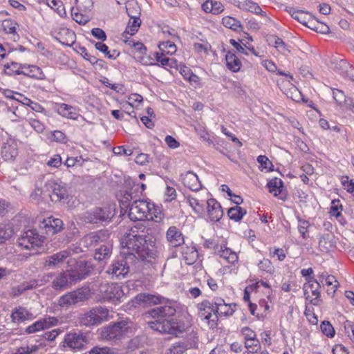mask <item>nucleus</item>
I'll return each instance as SVG.
<instances>
[{
  "mask_svg": "<svg viewBox=\"0 0 354 354\" xmlns=\"http://www.w3.org/2000/svg\"><path fill=\"white\" fill-rule=\"evenodd\" d=\"M106 239V234L102 231H97L85 235L80 240V245L86 248L94 247Z\"/></svg>",
  "mask_w": 354,
  "mask_h": 354,
  "instance_id": "19",
  "label": "nucleus"
},
{
  "mask_svg": "<svg viewBox=\"0 0 354 354\" xmlns=\"http://www.w3.org/2000/svg\"><path fill=\"white\" fill-rule=\"evenodd\" d=\"M187 350V346L183 342H178L171 346L167 354H183Z\"/></svg>",
  "mask_w": 354,
  "mask_h": 354,
  "instance_id": "57",
  "label": "nucleus"
},
{
  "mask_svg": "<svg viewBox=\"0 0 354 354\" xmlns=\"http://www.w3.org/2000/svg\"><path fill=\"white\" fill-rule=\"evenodd\" d=\"M57 113L63 117L73 120H77L80 116L75 107L64 103L58 105Z\"/></svg>",
  "mask_w": 354,
  "mask_h": 354,
  "instance_id": "29",
  "label": "nucleus"
},
{
  "mask_svg": "<svg viewBox=\"0 0 354 354\" xmlns=\"http://www.w3.org/2000/svg\"><path fill=\"white\" fill-rule=\"evenodd\" d=\"M44 240L45 237L39 235L36 230H28L21 235L18 240V243L22 248L30 250L41 247Z\"/></svg>",
  "mask_w": 354,
  "mask_h": 354,
  "instance_id": "10",
  "label": "nucleus"
},
{
  "mask_svg": "<svg viewBox=\"0 0 354 354\" xmlns=\"http://www.w3.org/2000/svg\"><path fill=\"white\" fill-rule=\"evenodd\" d=\"M154 55L158 63L152 64L153 65L162 66L167 70L169 68H178V62L176 59L167 57L164 53H155Z\"/></svg>",
  "mask_w": 354,
  "mask_h": 354,
  "instance_id": "26",
  "label": "nucleus"
},
{
  "mask_svg": "<svg viewBox=\"0 0 354 354\" xmlns=\"http://www.w3.org/2000/svg\"><path fill=\"white\" fill-rule=\"evenodd\" d=\"M109 310L103 306L92 308L88 311L80 315L79 320L82 326L91 327L100 324L108 319Z\"/></svg>",
  "mask_w": 354,
  "mask_h": 354,
  "instance_id": "6",
  "label": "nucleus"
},
{
  "mask_svg": "<svg viewBox=\"0 0 354 354\" xmlns=\"http://www.w3.org/2000/svg\"><path fill=\"white\" fill-rule=\"evenodd\" d=\"M207 212L210 221L216 223L223 216V211L221 204L214 198L207 200Z\"/></svg>",
  "mask_w": 354,
  "mask_h": 354,
  "instance_id": "17",
  "label": "nucleus"
},
{
  "mask_svg": "<svg viewBox=\"0 0 354 354\" xmlns=\"http://www.w3.org/2000/svg\"><path fill=\"white\" fill-rule=\"evenodd\" d=\"M87 342V337L82 332H71L65 335L59 347L63 351L69 349L77 352L83 350Z\"/></svg>",
  "mask_w": 354,
  "mask_h": 354,
  "instance_id": "7",
  "label": "nucleus"
},
{
  "mask_svg": "<svg viewBox=\"0 0 354 354\" xmlns=\"http://www.w3.org/2000/svg\"><path fill=\"white\" fill-rule=\"evenodd\" d=\"M182 254L185 263L192 265L198 258V251L194 247L182 246Z\"/></svg>",
  "mask_w": 354,
  "mask_h": 354,
  "instance_id": "33",
  "label": "nucleus"
},
{
  "mask_svg": "<svg viewBox=\"0 0 354 354\" xmlns=\"http://www.w3.org/2000/svg\"><path fill=\"white\" fill-rule=\"evenodd\" d=\"M42 227L46 230L47 234H55L59 232L63 228V221L57 218L48 217L42 222Z\"/></svg>",
  "mask_w": 354,
  "mask_h": 354,
  "instance_id": "24",
  "label": "nucleus"
},
{
  "mask_svg": "<svg viewBox=\"0 0 354 354\" xmlns=\"http://www.w3.org/2000/svg\"><path fill=\"white\" fill-rule=\"evenodd\" d=\"M47 186L52 191L50 198L53 202H60L63 204L68 202L69 193L65 183L49 181Z\"/></svg>",
  "mask_w": 354,
  "mask_h": 354,
  "instance_id": "11",
  "label": "nucleus"
},
{
  "mask_svg": "<svg viewBox=\"0 0 354 354\" xmlns=\"http://www.w3.org/2000/svg\"><path fill=\"white\" fill-rule=\"evenodd\" d=\"M320 288L319 282L314 277L307 278L306 283H304L303 287L306 299L310 300V303L315 306L318 305L320 297Z\"/></svg>",
  "mask_w": 354,
  "mask_h": 354,
  "instance_id": "12",
  "label": "nucleus"
},
{
  "mask_svg": "<svg viewBox=\"0 0 354 354\" xmlns=\"http://www.w3.org/2000/svg\"><path fill=\"white\" fill-rule=\"evenodd\" d=\"M166 236L172 247L181 246L184 243L183 235L176 226H171L167 230Z\"/></svg>",
  "mask_w": 354,
  "mask_h": 354,
  "instance_id": "25",
  "label": "nucleus"
},
{
  "mask_svg": "<svg viewBox=\"0 0 354 354\" xmlns=\"http://www.w3.org/2000/svg\"><path fill=\"white\" fill-rule=\"evenodd\" d=\"M71 252L68 250H62L53 255L48 256L45 261V266L55 268L63 263L64 261L70 256Z\"/></svg>",
  "mask_w": 354,
  "mask_h": 354,
  "instance_id": "28",
  "label": "nucleus"
},
{
  "mask_svg": "<svg viewBox=\"0 0 354 354\" xmlns=\"http://www.w3.org/2000/svg\"><path fill=\"white\" fill-rule=\"evenodd\" d=\"M102 292H104L103 299L104 301L121 302L124 292L121 286L118 283H111L102 286Z\"/></svg>",
  "mask_w": 354,
  "mask_h": 354,
  "instance_id": "13",
  "label": "nucleus"
},
{
  "mask_svg": "<svg viewBox=\"0 0 354 354\" xmlns=\"http://www.w3.org/2000/svg\"><path fill=\"white\" fill-rule=\"evenodd\" d=\"M112 245L110 243H105L101 245L100 248L95 249L94 258L97 261H102L111 257L112 253Z\"/></svg>",
  "mask_w": 354,
  "mask_h": 354,
  "instance_id": "34",
  "label": "nucleus"
},
{
  "mask_svg": "<svg viewBox=\"0 0 354 354\" xmlns=\"http://www.w3.org/2000/svg\"><path fill=\"white\" fill-rule=\"evenodd\" d=\"M58 322V320L55 317H48L44 319H41L32 324L28 326L25 329V332L27 334L35 333L36 332L47 329L51 326H55Z\"/></svg>",
  "mask_w": 354,
  "mask_h": 354,
  "instance_id": "16",
  "label": "nucleus"
},
{
  "mask_svg": "<svg viewBox=\"0 0 354 354\" xmlns=\"http://www.w3.org/2000/svg\"><path fill=\"white\" fill-rule=\"evenodd\" d=\"M214 315L218 316H232L236 310V304L235 303L226 304L221 297L214 298Z\"/></svg>",
  "mask_w": 354,
  "mask_h": 354,
  "instance_id": "15",
  "label": "nucleus"
},
{
  "mask_svg": "<svg viewBox=\"0 0 354 354\" xmlns=\"http://www.w3.org/2000/svg\"><path fill=\"white\" fill-rule=\"evenodd\" d=\"M129 217L131 221H145L152 220L158 221L161 219L158 216L157 209L155 205L146 200H136L133 201L129 209Z\"/></svg>",
  "mask_w": 354,
  "mask_h": 354,
  "instance_id": "3",
  "label": "nucleus"
},
{
  "mask_svg": "<svg viewBox=\"0 0 354 354\" xmlns=\"http://www.w3.org/2000/svg\"><path fill=\"white\" fill-rule=\"evenodd\" d=\"M17 23L10 19H5L2 21V28L6 33L12 34L13 40L16 41L19 38V35L16 32Z\"/></svg>",
  "mask_w": 354,
  "mask_h": 354,
  "instance_id": "37",
  "label": "nucleus"
},
{
  "mask_svg": "<svg viewBox=\"0 0 354 354\" xmlns=\"http://www.w3.org/2000/svg\"><path fill=\"white\" fill-rule=\"evenodd\" d=\"M77 11L90 12L93 8V0H75Z\"/></svg>",
  "mask_w": 354,
  "mask_h": 354,
  "instance_id": "46",
  "label": "nucleus"
},
{
  "mask_svg": "<svg viewBox=\"0 0 354 354\" xmlns=\"http://www.w3.org/2000/svg\"><path fill=\"white\" fill-rule=\"evenodd\" d=\"M247 213L246 210L240 206L230 207L227 211V216L231 220L240 221Z\"/></svg>",
  "mask_w": 354,
  "mask_h": 354,
  "instance_id": "39",
  "label": "nucleus"
},
{
  "mask_svg": "<svg viewBox=\"0 0 354 354\" xmlns=\"http://www.w3.org/2000/svg\"><path fill=\"white\" fill-rule=\"evenodd\" d=\"M225 61L227 68L234 73L240 71L241 68V62L234 53L229 50L225 55Z\"/></svg>",
  "mask_w": 354,
  "mask_h": 354,
  "instance_id": "32",
  "label": "nucleus"
},
{
  "mask_svg": "<svg viewBox=\"0 0 354 354\" xmlns=\"http://www.w3.org/2000/svg\"><path fill=\"white\" fill-rule=\"evenodd\" d=\"M216 249L215 254L225 259L228 263L234 264L238 261L236 253L225 245H220L219 247H216Z\"/></svg>",
  "mask_w": 354,
  "mask_h": 354,
  "instance_id": "30",
  "label": "nucleus"
},
{
  "mask_svg": "<svg viewBox=\"0 0 354 354\" xmlns=\"http://www.w3.org/2000/svg\"><path fill=\"white\" fill-rule=\"evenodd\" d=\"M13 323L19 324L34 319V315L26 308L19 306L15 307L10 315Z\"/></svg>",
  "mask_w": 354,
  "mask_h": 354,
  "instance_id": "22",
  "label": "nucleus"
},
{
  "mask_svg": "<svg viewBox=\"0 0 354 354\" xmlns=\"http://www.w3.org/2000/svg\"><path fill=\"white\" fill-rule=\"evenodd\" d=\"M269 192L277 196L282 191L283 181L278 178H274L268 183Z\"/></svg>",
  "mask_w": 354,
  "mask_h": 354,
  "instance_id": "43",
  "label": "nucleus"
},
{
  "mask_svg": "<svg viewBox=\"0 0 354 354\" xmlns=\"http://www.w3.org/2000/svg\"><path fill=\"white\" fill-rule=\"evenodd\" d=\"M136 256L133 253L117 257L112 262L106 272L111 275L112 279H120L125 277L130 271V266L136 261Z\"/></svg>",
  "mask_w": 354,
  "mask_h": 354,
  "instance_id": "4",
  "label": "nucleus"
},
{
  "mask_svg": "<svg viewBox=\"0 0 354 354\" xmlns=\"http://www.w3.org/2000/svg\"><path fill=\"white\" fill-rule=\"evenodd\" d=\"M71 12V15L73 20H75L79 24L85 25L90 20V17L88 15V12H84L77 10V12H74L73 8L72 9Z\"/></svg>",
  "mask_w": 354,
  "mask_h": 354,
  "instance_id": "47",
  "label": "nucleus"
},
{
  "mask_svg": "<svg viewBox=\"0 0 354 354\" xmlns=\"http://www.w3.org/2000/svg\"><path fill=\"white\" fill-rule=\"evenodd\" d=\"M270 44H272L279 50L285 51L287 50L286 44L283 39L278 36H272L270 38Z\"/></svg>",
  "mask_w": 354,
  "mask_h": 354,
  "instance_id": "60",
  "label": "nucleus"
},
{
  "mask_svg": "<svg viewBox=\"0 0 354 354\" xmlns=\"http://www.w3.org/2000/svg\"><path fill=\"white\" fill-rule=\"evenodd\" d=\"M234 5L239 8L246 10L262 17H266V12L263 11L258 3L250 0H234Z\"/></svg>",
  "mask_w": 354,
  "mask_h": 354,
  "instance_id": "23",
  "label": "nucleus"
},
{
  "mask_svg": "<svg viewBox=\"0 0 354 354\" xmlns=\"http://www.w3.org/2000/svg\"><path fill=\"white\" fill-rule=\"evenodd\" d=\"M320 328L324 335L328 337H333L335 335V329L328 321H323L320 325Z\"/></svg>",
  "mask_w": 354,
  "mask_h": 354,
  "instance_id": "52",
  "label": "nucleus"
},
{
  "mask_svg": "<svg viewBox=\"0 0 354 354\" xmlns=\"http://www.w3.org/2000/svg\"><path fill=\"white\" fill-rule=\"evenodd\" d=\"M24 64H21L15 62H12L10 64L4 65L5 73L8 75H22L21 71L23 70Z\"/></svg>",
  "mask_w": 354,
  "mask_h": 354,
  "instance_id": "42",
  "label": "nucleus"
},
{
  "mask_svg": "<svg viewBox=\"0 0 354 354\" xmlns=\"http://www.w3.org/2000/svg\"><path fill=\"white\" fill-rule=\"evenodd\" d=\"M47 1L48 5L51 8L54 9L60 17H64L66 15L65 8L62 2L59 0H47Z\"/></svg>",
  "mask_w": 354,
  "mask_h": 354,
  "instance_id": "49",
  "label": "nucleus"
},
{
  "mask_svg": "<svg viewBox=\"0 0 354 354\" xmlns=\"http://www.w3.org/2000/svg\"><path fill=\"white\" fill-rule=\"evenodd\" d=\"M28 122L37 133H42L45 129L44 124L36 118L29 117Z\"/></svg>",
  "mask_w": 354,
  "mask_h": 354,
  "instance_id": "61",
  "label": "nucleus"
},
{
  "mask_svg": "<svg viewBox=\"0 0 354 354\" xmlns=\"http://www.w3.org/2000/svg\"><path fill=\"white\" fill-rule=\"evenodd\" d=\"M133 199L132 192L131 191L124 190L119 199L121 208H130V202Z\"/></svg>",
  "mask_w": 354,
  "mask_h": 354,
  "instance_id": "50",
  "label": "nucleus"
},
{
  "mask_svg": "<svg viewBox=\"0 0 354 354\" xmlns=\"http://www.w3.org/2000/svg\"><path fill=\"white\" fill-rule=\"evenodd\" d=\"M197 309L198 312L205 311L211 312L214 313L215 305L214 301L213 302H210L207 299L203 300L202 302L198 304Z\"/></svg>",
  "mask_w": 354,
  "mask_h": 354,
  "instance_id": "54",
  "label": "nucleus"
},
{
  "mask_svg": "<svg viewBox=\"0 0 354 354\" xmlns=\"http://www.w3.org/2000/svg\"><path fill=\"white\" fill-rule=\"evenodd\" d=\"M145 227L134 226L124 236L122 243H125V247L131 252H135L138 256L136 260L139 259L145 264L153 266L156 261V250L153 242L151 239H147V231Z\"/></svg>",
  "mask_w": 354,
  "mask_h": 354,
  "instance_id": "2",
  "label": "nucleus"
},
{
  "mask_svg": "<svg viewBox=\"0 0 354 354\" xmlns=\"http://www.w3.org/2000/svg\"><path fill=\"white\" fill-rule=\"evenodd\" d=\"M259 269L267 273H272L274 270V268L270 260L268 259H263L258 263Z\"/></svg>",
  "mask_w": 354,
  "mask_h": 354,
  "instance_id": "55",
  "label": "nucleus"
},
{
  "mask_svg": "<svg viewBox=\"0 0 354 354\" xmlns=\"http://www.w3.org/2000/svg\"><path fill=\"white\" fill-rule=\"evenodd\" d=\"M176 303L170 301L149 310L147 314L154 319L148 322L149 327L160 333L176 336L185 332L187 326L181 319L172 318L176 313Z\"/></svg>",
  "mask_w": 354,
  "mask_h": 354,
  "instance_id": "1",
  "label": "nucleus"
},
{
  "mask_svg": "<svg viewBox=\"0 0 354 354\" xmlns=\"http://www.w3.org/2000/svg\"><path fill=\"white\" fill-rule=\"evenodd\" d=\"M52 135L53 137V140L57 142L66 143L68 141L67 136L64 132L61 131L55 130L53 131Z\"/></svg>",
  "mask_w": 354,
  "mask_h": 354,
  "instance_id": "64",
  "label": "nucleus"
},
{
  "mask_svg": "<svg viewBox=\"0 0 354 354\" xmlns=\"http://www.w3.org/2000/svg\"><path fill=\"white\" fill-rule=\"evenodd\" d=\"M93 270V264L90 261H80L78 268L72 272V279L75 282L84 279L89 276Z\"/></svg>",
  "mask_w": 354,
  "mask_h": 354,
  "instance_id": "18",
  "label": "nucleus"
},
{
  "mask_svg": "<svg viewBox=\"0 0 354 354\" xmlns=\"http://www.w3.org/2000/svg\"><path fill=\"white\" fill-rule=\"evenodd\" d=\"M71 276L72 272L71 270H66L56 275L53 273L48 274V277L52 278L54 277L51 282V286L57 291H63L67 289L69 286V281L75 282Z\"/></svg>",
  "mask_w": 354,
  "mask_h": 354,
  "instance_id": "14",
  "label": "nucleus"
},
{
  "mask_svg": "<svg viewBox=\"0 0 354 354\" xmlns=\"http://www.w3.org/2000/svg\"><path fill=\"white\" fill-rule=\"evenodd\" d=\"M342 205L340 203L339 200H333L331 203V207L330 209V214L331 216L339 217L342 214Z\"/></svg>",
  "mask_w": 354,
  "mask_h": 354,
  "instance_id": "58",
  "label": "nucleus"
},
{
  "mask_svg": "<svg viewBox=\"0 0 354 354\" xmlns=\"http://www.w3.org/2000/svg\"><path fill=\"white\" fill-rule=\"evenodd\" d=\"M17 95H19L20 97L23 98L24 101H21V103L30 106L32 110L38 113H42L45 111L44 107L40 104L32 101L31 100L24 97L20 93H17Z\"/></svg>",
  "mask_w": 354,
  "mask_h": 354,
  "instance_id": "48",
  "label": "nucleus"
},
{
  "mask_svg": "<svg viewBox=\"0 0 354 354\" xmlns=\"http://www.w3.org/2000/svg\"><path fill=\"white\" fill-rule=\"evenodd\" d=\"M223 25L236 32H240L243 30V26L239 20L230 16L224 17L222 19Z\"/></svg>",
  "mask_w": 354,
  "mask_h": 354,
  "instance_id": "36",
  "label": "nucleus"
},
{
  "mask_svg": "<svg viewBox=\"0 0 354 354\" xmlns=\"http://www.w3.org/2000/svg\"><path fill=\"white\" fill-rule=\"evenodd\" d=\"M116 349L108 346H94L89 351V354H115Z\"/></svg>",
  "mask_w": 354,
  "mask_h": 354,
  "instance_id": "51",
  "label": "nucleus"
},
{
  "mask_svg": "<svg viewBox=\"0 0 354 354\" xmlns=\"http://www.w3.org/2000/svg\"><path fill=\"white\" fill-rule=\"evenodd\" d=\"M289 12L293 19L298 21L304 26H306L308 20L312 15V14L308 12H305L304 10H295L292 8L290 10Z\"/></svg>",
  "mask_w": 354,
  "mask_h": 354,
  "instance_id": "38",
  "label": "nucleus"
},
{
  "mask_svg": "<svg viewBox=\"0 0 354 354\" xmlns=\"http://www.w3.org/2000/svg\"><path fill=\"white\" fill-rule=\"evenodd\" d=\"M187 201L196 212L202 213L204 212V207L207 205V201L199 199L193 196H189Z\"/></svg>",
  "mask_w": 354,
  "mask_h": 354,
  "instance_id": "40",
  "label": "nucleus"
},
{
  "mask_svg": "<svg viewBox=\"0 0 354 354\" xmlns=\"http://www.w3.org/2000/svg\"><path fill=\"white\" fill-rule=\"evenodd\" d=\"M181 181L185 187L193 192H197L202 188L198 176L193 171H189L180 176Z\"/></svg>",
  "mask_w": 354,
  "mask_h": 354,
  "instance_id": "20",
  "label": "nucleus"
},
{
  "mask_svg": "<svg viewBox=\"0 0 354 354\" xmlns=\"http://www.w3.org/2000/svg\"><path fill=\"white\" fill-rule=\"evenodd\" d=\"M115 209L111 206L95 207L83 214L82 219L86 223L100 224L109 223L115 215Z\"/></svg>",
  "mask_w": 354,
  "mask_h": 354,
  "instance_id": "5",
  "label": "nucleus"
},
{
  "mask_svg": "<svg viewBox=\"0 0 354 354\" xmlns=\"http://www.w3.org/2000/svg\"><path fill=\"white\" fill-rule=\"evenodd\" d=\"M13 234L14 230L10 224H0V245L9 240Z\"/></svg>",
  "mask_w": 354,
  "mask_h": 354,
  "instance_id": "41",
  "label": "nucleus"
},
{
  "mask_svg": "<svg viewBox=\"0 0 354 354\" xmlns=\"http://www.w3.org/2000/svg\"><path fill=\"white\" fill-rule=\"evenodd\" d=\"M1 153L5 161L14 160L18 155L17 142L11 138L8 139L1 147Z\"/></svg>",
  "mask_w": 354,
  "mask_h": 354,
  "instance_id": "21",
  "label": "nucleus"
},
{
  "mask_svg": "<svg viewBox=\"0 0 354 354\" xmlns=\"http://www.w3.org/2000/svg\"><path fill=\"white\" fill-rule=\"evenodd\" d=\"M164 299L165 298L163 297H161L160 295H155L146 293L138 294L135 297L137 304H143L145 305H156L158 304H162Z\"/></svg>",
  "mask_w": 354,
  "mask_h": 354,
  "instance_id": "27",
  "label": "nucleus"
},
{
  "mask_svg": "<svg viewBox=\"0 0 354 354\" xmlns=\"http://www.w3.org/2000/svg\"><path fill=\"white\" fill-rule=\"evenodd\" d=\"M257 162L260 164L262 169H268V171H273L274 165L272 162L266 156L260 155L257 157Z\"/></svg>",
  "mask_w": 354,
  "mask_h": 354,
  "instance_id": "56",
  "label": "nucleus"
},
{
  "mask_svg": "<svg viewBox=\"0 0 354 354\" xmlns=\"http://www.w3.org/2000/svg\"><path fill=\"white\" fill-rule=\"evenodd\" d=\"M126 10L130 19L140 17L141 10L138 3L136 1L128 2L126 5Z\"/></svg>",
  "mask_w": 354,
  "mask_h": 354,
  "instance_id": "44",
  "label": "nucleus"
},
{
  "mask_svg": "<svg viewBox=\"0 0 354 354\" xmlns=\"http://www.w3.org/2000/svg\"><path fill=\"white\" fill-rule=\"evenodd\" d=\"M22 75L34 78L36 80H44L46 78L45 74L37 66L35 65H26L24 64L23 70L21 71Z\"/></svg>",
  "mask_w": 354,
  "mask_h": 354,
  "instance_id": "31",
  "label": "nucleus"
},
{
  "mask_svg": "<svg viewBox=\"0 0 354 354\" xmlns=\"http://www.w3.org/2000/svg\"><path fill=\"white\" fill-rule=\"evenodd\" d=\"M140 24L141 19L140 17L130 19L128 25L126 28V30L122 34V37L124 38L127 39L128 35H130L131 36L135 35L138 32V28L140 26Z\"/></svg>",
  "mask_w": 354,
  "mask_h": 354,
  "instance_id": "35",
  "label": "nucleus"
},
{
  "mask_svg": "<svg viewBox=\"0 0 354 354\" xmlns=\"http://www.w3.org/2000/svg\"><path fill=\"white\" fill-rule=\"evenodd\" d=\"M39 350V346L37 345L26 346L19 347L15 354H35Z\"/></svg>",
  "mask_w": 354,
  "mask_h": 354,
  "instance_id": "62",
  "label": "nucleus"
},
{
  "mask_svg": "<svg viewBox=\"0 0 354 354\" xmlns=\"http://www.w3.org/2000/svg\"><path fill=\"white\" fill-rule=\"evenodd\" d=\"M128 323L125 321L111 323L101 329L102 339L110 342L120 340L126 333Z\"/></svg>",
  "mask_w": 354,
  "mask_h": 354,
  "instance_id": "8",
  "label": "nucleus"
},
{
  "mask_svg": "<svg viewBox=\"0 0 354 354\" xmlns=\"http://www.w3.org/2000/svg\"><path fill=\"white\" fill-rule=\"evenodd\" d=\"M298 220V230L301 236V237L304 239H306L309 237L308 233L309 228L310 227V223L308 221L302 219L299 217H297Z\"/></svg>",
  "mask_w": 354,
  "mask_h": 354,
  "instance_id": "45",
  "label": "nucleus"
},
{
  "mask_svg": "<svg viewBox=\"0 0 354 354\" xmlns=\"http://www.w3.org/2000/svg\"><path fill=\"white\" fill-rule=\"evenodd\" d=\"M159 48L162 51V53L167 55H173L176 52L177 50L175 44L170 41L163 42L159 46Z\"/></svg>",
  "mask_w": 354,
  "mask_h": 354,
  "instance_id": "53",
  "label": "nucleus"
},
{
  "mask_svg": "<svg viewBox=\"0 0 354 354\" xmlns=\"http://www.w3.org/2000/svg\"><path fill=\"white\" fill-rule=\"evenodd\" d=\"M245 347L249 350V353H257L261 348V344L258 339L245 341Z\"/></svg>",
  "mask_w": 354,
  "mask_h": 354,
  "instance_id": "63",
  "label": "nucleus"
},
{
  "mask_svg": "<svg viewBox=\"0 0 354 354\" xmlns=\"http://www.w3.org/2000/svg\"><path fill=\"white\" fill-rule=\"evenodd\" d=\"M88 298V292L84 288H77L62 295L58 299V305L62 308H68Z\"/></svg>",
  "mask_w": 354,
  "mask_h": 354,
  "instance_id": "9",
  "label": "nucleus"
},
{
  "mask_svg": "<svg viewBox=\"0 0 354 354\" xmlns=\"http://www.w3.org/2000/svg\"><path fill=\"white\" fill-rule=\"evenodd\" d=\"M95 48L97 50L104 53L109 58H116L119 55V53H117L115 50L113 51L112 54H110L108 46L102 42H97L95 44Z\"/></svg>",
  "mask_w": 354,
  "mask_h": 354,
  "instance_id": "59",
  "label": "nucleus"
}]
</instances>
